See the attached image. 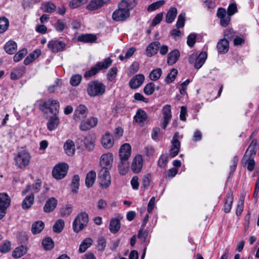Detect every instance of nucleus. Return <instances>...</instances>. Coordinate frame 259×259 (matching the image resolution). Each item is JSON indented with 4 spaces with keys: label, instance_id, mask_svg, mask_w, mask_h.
Segmentation results:
<instances>
[{
    "label": "nucleus",
    "instance_id": "f257e3e1",
    "mask_svg": "<svg viewBox=\"0 0 259 259\" xmlns=\"http://www.w3.org/2000/svg\"><path fill=\"white\" fill-rule=\"evenodd\" d=\"M137 5L136 0H122L118 5V9L113 12L112 19L116 22H123L130 17V11Z\"/></svg>",
    "mask_w": 259,
    "mask_h": 259
},
{
    "label": "nucleus",
    "instance_id": "f03ea898",
    "mask_svg": "<svg viewBox=\"0 0 259 259\" xmlns=\"http://www.w3.org/2000/svg\"><path fill=\"white\" fill-rule=\"evenodd\" d=\"M105 85L98 80L89 82L87 88L88 94L91 97L101 96L105 93Z\"/></svg>",
    "mask_w": 259,
    "mask_h": 259
},
{
    "label": "nucleus",
    "instance_id": "7ed1b4c3",
    "mask_svg": "<svg viewBox=\"0 0 259 259\" xmlns=\"http://www.w3.org/2000/svg\"><path fill=\"white\" fill-rule=\"evenodd\" d=\"M112 60L109 57L106 58L103 62H98L84 74L85 78L90 77L96 74L100 71L107 69L112 64Z\"/></svg>",
    "mask_w": 259,
    "mask_h": 259
},
{
    "label": "nucleus",
    "instance_id": "20e7f679",
    "mask_svg": "<svg viewBox=\"0 0 259 259\" xmlns=\"http://www.w3.org/2000/svg\"><path fill=\"white\" fill-rule=\"evenodd\" d=\"M89 223V215L85 212H81L76 217L72 223L73 231L78 233L82 230Z\"/></svg>",
    "mask_w": 259,
    "mask_h": 259
},
{
    "label": "nucleus",
    "instance_id": "39448f33",
    "mask_svg": "<svg viewBox=\"0 0 259 259\" xmlns=\"http://www.w3.org/2000/svg\"><path fill=\"white\" fill-rule=\"evenodd\" d=\"M31 158L30 154L22 150L18 153L14 158L15 165L19 168H25L29 163Z\"/></svg>",
    "mask_w": 259,
    "mask_h": 259
},
{
    "label": "nucleus",
    "instance_id": "423d86ee",
    "mask_svg": "<svg viewBox=\"0 0 259 259\" xmlns=\"http://www.w3.org/2000/svg\"><path fill=\"white\" fill-rule=\"evenodd\" d=\"M60 109V103L56 100L48 99L39 105V109L42 112L45 110H49L50 112L53 115H57Z\"/></svg>",
    "mask_w": 259,
    "mask_h": 259
},
{
    "label": "nucleus",
    "instance_id": "0eeeda50",
    "mask_svg": "<svg viewBox=\"0 0 259 259\" xmlns=\"http://www.w3.org/2000/svg\"><path fill=\"white\" fill-rule=\"evenodd\" d=\"M68 169V165L62 163L56 165L52 170L53 177L57 180H61L67 175Z\"/></svg>",
    "mask_w": 259,
    "mask_h": 259
},
{
    "label": "nucleus",
    "instance_id": "6e6552de",
    "mask_svg": "<svg viewBox=\"0 0 259 259\" xmlns=\"http://www.w3.org/2000/svg\"><path fill=\"white\" fill-rule=\"evenodd\" d=\"M11 203V198L6 193H0V220L6 214Z\"/></svg>",
    "mask_w": 259,
    "mask_h": 259
},
{
    "label": "nucleus",
    "instance_id": "1a4fd4ad",
    "mask_svg": "<svg viewBox=\"0 0 259 259\" xmlns=\"http://www.w3.org/2000/svg\"><path fill=\"white\" fill-rule=\"evenodd\" d=\"M99 183L101 187L104 188H108L111 184V177L109 170L106 168H101L98 174Z\"/></svg>",
    "mask_w": 259,
    "mask_h": 259
},
{
    "label": "nucleus",
    "instance_id": "9d476101",
    "mask_svg": "<svg viewBox=\"0 0 259 259\" xmlns=\"http://www.w3.org/2000/svg\"><path fill=\"white\" fill-rule=\"evenodd\" d=\"M89 110L87 107L84 104H79L75 109L73 118L76 121H79L85 118L88 114Z\"/></svg>",
    "mask_w": 259,
    "mask_h": 259
},
{
    "label": "nucleus",
    "instance_id": "9b49d317",
    "mask_svg": "<svg viewBox=\"0 0 259 259\" xmlns=\"http://www.w3.org/2000/svg\"><path fill=\"white\" fill-rule=\"evenodd\" d=\"M98 123V119L91 117L87 119L82 120L79 125V129L82 131H87L95 127Z\"/></svg>",
    "mask_w": 259,
    "mask_h": 259
},
{
    "label": "nucleus",
    "instance_id": "f8f14e48",
    "mask_svg": "<svg viewBox=\"0 0 259 259\" xmlns=\"http://www.w3.org/2000/svg\"><path fill=\"white\" fill-rule=\"evenodd\" d=\"M66 45L62 41L58 40H52L49 41L48 47L53 53L62 52L64 50Z\"/></svg>",
    "mask_w": 259,
    "mask_h": 259
},
{
    "label": "nucleus",
    "instance_id": "ddd939ff",
    "mask_svg": "<svg viewBox=\"0 0 259 259\" xmlns=\"http://www.w3.org/2000/svg\"><path fill=\"white\" fill-rule=\"evenodd\" d=\"M113 162V155L111 153L103 154L100 158V165L102 168L108 170L111 168Z\"/></svg>",
    "mask_w": 259,
    "mask_h": 259
},
{
    "label": "nucleus",
    "instance_id": "4468645a",
    "mask_svg": "<svg viewBox=\"0 0 259 259\" xmlns=\"http://www.w3.org/2000/svg\"><path fill=\"white\" fill-rule=\"evenodd\" d=\"M179 134L178 132L176 133L172 138L171 141L172 146L170 148V156L173 158L177 156L180 151L181 143L178 140Z\"/></svg>",
    "mask_w": 259,
    "mask_h": 259
},
{
    "label": "nucleus",
    "instance_id": "2eb2a0df",
    "mask_svg": "<svg viewBox=\"0 0 259 259\" xmlns=\"http://www.w3.org/2000/svg\"><path fill=\"white\" fill-rule=\"evenodd\" d=\"M145 76L143 74H137L131 79L129 86L132 89H137L143 84Z\"/></svg>",
    "mask_w": 259,
    "mask_h": 259
},
{
    "label": "nucleus",
    "instance_id": "dca6fc26",
    "mask_svg": "<svg viewBox=\"0 0 259 259\" xmlns=\"http://www.w3.org/2000/svg\"><path fill=\"white\" fill-rule=\"evenodd\" d=\"M162 114L163 121L162 124V127L164 129L166 127L172 116L171 112V106L169 105H165L162 108Z\"/></svg>",
    "mask_w": 259,
    "mask_h": 259
},
{
    "label": "nucleus",
    "instance_id": "f3484780",
    "mask_svg": "<svg viewBox=\"0 0 259 259\" xmlns=\"http://www.w3.org/2000/svg\"><path fill=\"white\" fill-rule=\"evenodd\" d=\"M148 119V115L146 112L141 109H139L136 112V114L134 117V121L138 123L141 126H143L145 122Z\"/></svg>",
    "mask_w": 259,
    "mask_h": 259
},
{
    "label": "nucleus",
    "instance_id": "a211bd4d",
    "mask_svg": "<svg viewBox=\"0 0 259 259\" xmlns=\"http://www.w3.org/2000/svg\"><path fill=\"white\" fill-rule=\"evenodd\" d=\"M143 166V158L140 155H136L133 159L131 168L133 171L137 174L141 171Z\"/></svg>",
    "mask_w": 259,
    "mask_h": 259
},
{
    "label": "nucleus",
    "instance_id": "6ab92c4d",
    "mask_svg": "<svg viewBox=\"0 0 259 259\" xmlns=\"http://www.w3.org/2000/svg\"><path fill=\"white\" fill-rule=\"evenodd\" d=\"M131 154V146L128 143H125L122 145L120 149L119 156L120 159H128Z\"/></svg>",
    "mask_w": 259,
    "mask_h": 259
},
{
    "label": "nucleus",
    "instance_id": "aec40b11",
    "mask_svg": "<svg viewBox=\"0 0 259 259\" xmlns=\"http://www.w3.org/2000/svg\"><path fill=\"white\" fill-rule=\"evenodd\" d=\"M217 48L219 53L223 54L227 53L229 49V41L226 38L221 39L218 42Z\"/></svg>",
    "mask_w": 259,
    "mask_h": 259
},
{
    "label": "nucleus",
    "instance_id": "412c9836",
    "mask_svg": "<svg viewBox=\"0 0 259 259\" xmlns=\"http://www.w3.org/2000/svg\"><path fill=\"white\" fill-rule=\"evenodd\" d=\"M160 42L156 41L150 44L147 47L146 53L148 57H152L157 53L158 50L159 49Z\"/></svg>",
    "mask_w": 259,
    "mask_h": 259
},
{
    "label": "nucleus",
    "instance_id": "4be33fe9",
    "mask_svg": "<svg viewBox=\"0 0 259 259\" xmlns=\"http://www.w3.org/2000/svg\"><path fill=\"white\" fill-rule=\"evenodd\" d=\"M26 71V68L21 66L15 68L10 74V78L12 80H17L24 74Z\"/></svg>",
    "mask_w": 259,
    "mask_h": 259
},
{
    "label": "nucleus",
    "instance_id": "5701e85b",
    "mask_svg": "<svg viewBox=\"0 0 259 259\" xmlns=\"http://www.w3.org/2000/svg\"><path fill=\"white\" fill-rule=\"evenodd\" d=\"M84 148L88 151H92L95 147V139L94 136L91 134H88L84 136Z\"/></svg>",
    "mask_w": 259,
    "mask_h": 259
},
{
    "label": "nucleus",
    "instance_id": "b1692460",
    "mask_svg": "<svg viewBox=\"0 0 259 259\" xmlns=\"http://www.w3.org/2000/svg\"><path fill=\"white\" fill-rule=\"evenodd\" d=\"M233 202V193L232 190H230L226 197V202L224 205V211L228 213L230 211Z\"/></svg>",
    "mask_w": 259,
    "mask_h": 259
},
{
    "label": "nucleus",
    "instance_id": "393cba45",
    "mask_svg": "<svg viewBox=\"0 0 259 259\" xmlns=\"http://www.w3.org/2000/svg\"><path fill=\"white\" fill-rule=\"evenodd\" d=\"M102 144L106 149L112 147L114 144V140L112 136L109 133H106L102 138Z\"/></svg>",
    "mask_w": 259,
    "mask_h": 259
},
{
    "label": "nucleus",
    "instance_id": "a878e982",
    "mask_svg": "<svg viewBox=\"0 0 259 259\" xmlns=\"http://www.w3.org/2000/svg\"><path fill=\"white\" fill-rule=\"evenodd\" d=\"M58 201L53 197L49 198L46 202L44 207V210L46 212L53 211L56 207Z\"/></svg>",
    "mask_w": 259,
    "mask_h": 259
},
{
    "label": "nucleus",
    "instance_id": "bb28decb",
    "mask_svg": "<svg viewBox=\"0 0 259 259\" xmlns=\"http://www.w3.org/2000/svg\"><path fill=\"white\" fill-rule=\"evenodd\" d=\"M64 151L68 156H72L75 153V144L71 140H67L64 144Z\"/></svg>",
    "mask_w": 259,
    "mask_h": 259
},
{
    "label": "nucleus",
    "instance_id": "cd10ccee",
    "mask_svg": "<svg viewBox=\"0 0 259 259\" xmlns=\"http://www.w3.org/2000/svg\"><path fill=\"white\" fill-rule=\"evenodd\" d=\"M59 123V118L57 115H53L49 118L47 122V127L49 131H52L58 126Z\"/></svg>",
    "mask_w": 259,
    "mask_h": 259
},
{
    "label": "nucleus",
    "instance_id": "c85d7f7f",
    "mask_svg": "<svg viewBox=\"0 0 259 259\" xmlns=\"http://www.w3.org/2000/svg\"><path fill=\"white\" fill-rule=\"evenodd\" d=\"M104 4L103 0H91L86 8L88 10L94 11L102 7Z\"/></svg>",
    "mask_w": 259,
    "mask_h": 259
},
{
    "label": "nucleus",
    "instance_id": "c756f323",
    "mask_svg": "<svg viewBox=\"0 0 259 259\" xmlns=\"http://www.w3.org/2000/svg\"><path fill=\"white\" fill-rule=\"evenodd\" d=\"M180 56V53L178 50H174L170 52L167 56V63L169 65H173L177 62Z\"/></svg>",
    "mask_w": 259,
    "mask_h": 259
},
{
    "label": "nucleus",
    "instance_id": "7c9ffc66",
    "mask_svg": "<svg viewBox=\"0 0 259 259\" xmlns=\"http://www.w3.org/2000/svg\"><path fill=\"white\" fill-rule=\"evenodd\" d=\"M207 55L206 52H201L197 56L196 61L194 65V67L197 69L200 68L205 63L207 59Z\"/></svg>",
    "mask_w": 259,
    "mask_h": 259
},
{
    "label": "nucleus",
    "instance_id": "2f4dec72",
    "mask_svg": "<svg viewBox=\"0 0 259 259\" xmlns=\"http://www.w3.org/2000/svg\"><path fill=\"white\" fill-rule=\"evenodd\" d=\"M97 36L93 34H84L78 36L77 40L79 41L92 43L97 40Z\"/></svg>",
    "mask_w": 259,
    "mask_h": 259
},
{
    "label": "nucleus",
    "instance_id": "473e14b6",
    "mask_svg": "<svg viewBox=\"0 0 259 259\" xmlns=\"http://www.w3.org/2000/svg\"><path fill=\"white\" fill-rule=\"evenodd\" d=\"M96 178V173L94 170L90 171L86 176L85 177V186L88 188L91 187L95 182Z\"/></svg>",
    "mask_w": 259,
    "mask_h": 259
},
{
    "label": "nucleus",
    "instance_id": "72a5a7b5",
    "mask_svg": "<svg viewBox=\"0 0 259 259\" xmlns=\"http://www.w3.org/2000/svg\"><path fill=\"white\" fill-rule=\"evenodd\" d=\"M120 228V221L117 218H113L111 220L109 224V230L112 233H116Z\"/></svg>",
    "mask_w": 259,
    "mask_h": 259
},
{
    "label": "nucleus",
    "instance_id": "f704fd0d",
    "mask_svg": "<svg viewBox=\"0 0 259 259\" xmlns=\"http://www.w3.org/2000/svg\"><path fill=\"white\" fill-rule=\"evenodd\" d=\"M129 164L128 159H120V161L118 164V169L120 175H125L128 170Z\"/></svg>",
    "mask_w": 259,
    "mask_h": 259
},
{
    "label": "nucleus",
    "instance_id": "c9c22d12",
    "mask_svg": "<svg viewBox=\"0 0 259 259\" xmlns=\"http://www.w3.org/2000/svg\"><path fill=\"white\" fill-rule=\"evenodd\" d=\"M257 140L253 139L245 152L244 156L245 157L247 153L249 154V157L253 158L256 152Z\"/></svg>",
    "mask_w": 259,
    "mask_h": 259
},
{
    "label": "nucleus",
    "instance_id": "e433bc0d",
    "mask_svg": "<svg viewBox=\"0 0 259 259\" xmlns=\"http://www.w3.org/2000/svg\"><path fill=\"white\" fill-rule=\"evenodd\" d=\"M27 247L24 245H21L16 247L12 252V256L17 258L21 257L26 253Z\"/></svg>",
    "mask_w": 259,
    "mask_h": 259
},
{
    "label": "nucleus",
    "instance_id": "4c0bfd02",
    "mask_svg": "<svg viewBox=\"0 0 259 259\" xmlns=\"http://www.w3.org/2000/svg\"><path fill=\"white\" fill-rule=\"evenodd\" d=\"M45 224L41 221H37L34 222L31 227V232L33 234L40 233L44 229Z\"/></svg>",
    "mask_w": 259,
    "mask_h": 259
},
{
    "label": "nucleus",
    "instance_id": "58836bf2",
    "mask_svg": "<svg viewBox=\"0 0 259 259\" xmlns=\"http://www.w3.org/2000/svg\"><path fill=\"white\" fill-rule=\"evenodd\" d=\"M17 45L13 40L7 42L4 46V50L9 54H13L17 50Z\"/></svg>",
    "mask_w": 259,
    "mask_h": 259
},
{
    "label": "nucleus",
    "instance_id": "ea45409f",
    "mask_svg": "<svg viewBox=\"0 0 259 259\" xmlns=\"http://www.w3.org/2000/svg\"><path fill=\"white\" fill-rule=\"evenodd\" d=\"M177 13V9L176 8H170L166 15L165 21L166 23H171L175 19Z\"/></svg>",
    "mask_w": 259,
    "mask_h": 259
},
{
    "label": "nucleus",
    "instance_id": "a19ab883",
    "mask_svg": "<svg viewBox=\"0 0 259 259\" xmlns=\"http://www.w3.org/2000/svg\"><path fill=\"white\" fill-rule=\"evenodd\" d=\"M41 54L40 50H35L32 53L29 54L28 56L24 60V64L26 65H29L31 63L35 58H38Z\"/></svg>",
    "mask_w": 259,
    "mask_h": 259
},
{
    "label": "nucleus",
    "instance_id": "79ce46f5",
    "mask_svg": "<svg viewBox=\"0 0 259 259\" xmlns=\"http://www.w3.org/2000/svg\"><path fill=\"white\" fill-rule=\"evenodd\" d=\"M34 196L33 194L27 196L23 200L22 203V207L24 209H27L30 208L34 202Z\"/></svg>",
    "mask_w": 259,
    "mask_h": 259
},
{
    "label": "nucleus",
    "instance_id": "37998d69",
    "mask_svg": "<svg viewBox=\"0 0 259 259\" xmlns=\"http://www.w3.org/2000/svg\"><path fill=\"white\" fill-rule=\"evenodd\" d=\"M93 243V240L90 238L84 239L80 244L78 252L79 253H83L85 252L88 248H89Z\"/></svg>",
    "mask_w": 259,
    "mask_h": 259
},
{
    "label": "nucleus",
    "instance_id": "c03bdc74",
    "mask_svg": "<svg viewBox=\"0 0 259 259\" xmlns=\"http://www.w3.org/2000/svg\"><path fill=\"white\" fill-rule=\"evenodd\" d=\"M80 178L77 175H74L72 179L70 187L71 191L73 193H76L78 191L79 186Z\"/></svg>",
    "mask_w": 259,
    "mask_h": 259
},
{
    "label": "nucleus",
    "instance_id": "a18cd8bd",
    "mask_svg": "<svg viewBox=\"0 0 259 259\" xmlns=\"http://www.w3.org/2000/svg\"><path fill=\"white\" fill-rule=\"evenodd\" d=\"M42 245L45 250H50L53 248L54 243L51 238L47 237L42 240Z\"/></svg>",
    "mask_w": 259,
    "mask_h": 259
},
{
    "label": "nucleus",
    "instance_id": "49530a36",
    "mask_svg": "<svg viewBox=\"0 0 259 259\" xmlns=\"http://www.w3.org/2000/svg\"><path fill=\"white\" fill-rule=\"evenodd\" d=\"M9 26V21L5 17L0 18V33H3L6 31Z\"/></svg>",
    "mask_w": 259,
    "mask_h": 259
},
{
    "label": "nucleus",
    "instance_id": "de8ad7c7",
    "mask_svg": "<svg viewBox=\"0 0 259 259\" xmlns=\"http://www.w3.org/2000/svg\"><path fill=\"white\" fill-rule=\"evenodd\" d=\"M177 74V69L175 68L171 69L165 78V81L167 83H170L172 82L175 79Z\"/></svg>",
    "mask_w": 259,
    "mask_h": 259
},
{
    "label": "nucleus",
    "instance_id": "09e8293b",
    "mask_svg": "<svg viewBox=\"0 0 259 259\" xmlns=\"http://www.w3.org/2000/svg\"><path fill=\"white\" fill-rule=\"evenodd\" d=\"M162 74V70L160 68L153 69L149 74V78L152 80H157L161 76Z\"/></svg>",
    "mask_w": 259,
    "mask_h": 259
},
{
    "label": "nucleus",
    "instance_id": "8fccbe9b",
    "mask_svg": "<svg viewBox=\"0 0 259 259\" xmlns=\"http://www.w3.org/2000/svg\"><path fill=\"white\" fill-rule=\"evenodd\" d=\"M56 8L55 4L51 2L45 3L42 6L43 11L49 13L54 12Z\"/></svg>",
    "mask_w": 259,
    "mask_h": 259
},
{
    "label": "nucleus",
    "instance_id": "3c124183",
    "mask_svg": "<svg viewBox=\"0 0 259 259\" xmlns=\"http://www.w3.org/2000/svg\"><path fill=\"white\" fill-rule=\"evenodd\" d=\"M64 226V222L62 220H57L54 224L53 229L54 232L60 233L63 229Z\"/></svg>",
    "mask_w": 259,
    "mask_h": 259
},
{
    "label": "nucleus",
    "instance_id": "603ef678",
    "mask_svg": "<svg viewBox=\"0 0 259 259\" xmlns=\"http://www.w3.org/2000/svg\"><path fill=\"white\" fill-rule=\"evenodd\" d=\"M164 4H165V1L164 0H160V1H158L156 2H154L148 6V7L147 8V11L148 12L154 11L158 9V8H159L160 7H161Z\"/></svg>",
    "mask_w": 259,
    "mask_h": 259
},
{
    "label": "nucleus",
    "instance_id": "864d4df0",
    "mask_svg": "<svg viewBox=\"0 0 259 259\" xmlns=\"http://www.w3.org/2000/svg\"><path fill=\"white\" fill-rule=\"evenodd\" d=\"M155 90V85L153 82L147 83L144 88V93L148 96L152 95Z\"/></svg>",
    "mask_w": 259,
    "mask_h": 259
},
{
    "label": "nucleus",
    "instance_id": "5fc2aeb1",
    "mask_svg": "<svg viewBox=\"0 0 259 259\" xmlns=\"http://www.w3.org/2000/svg\"><path fill=\"white\" fill-rule=\"evenodd\" d=\"M81 79L82 77L80 75L78 74H74L71 76L70 79V83L72 86L76 87L79 85Z\"/></svg>",
    "mask_w": 259,
    "mask_h": 259
},
{
    "label": "nucleus",
    "instance_id": "6e6d98bb",
    "mask_svg": "<svg viewBox=\"0 0 259 259\" xmlns=\"http://www.w3.org/2000/svg\"><path fill=\"white\" fill-rule=\"evenodd\" d=\"M26 49H23L16 53L13 58L14 61L16 62H19L27 54Z\"/></svg>",
    "mask_w": 259,
    "mask_h": 259
},
{
    "label": "nucleus",
    "instance_id": "4d7b16f0",
    "mask_svg": "<svg viewBox=\"0 0 259 259\" xmlns=\"http://www.w3.org/2000/svg\"><path fill=\"white\" fill-rule=\"evenodd\" d=\"M117 68L116 67H112L107 73V79L110 81H113L117 75Z\"/></svg>",
    "mask_w": 259,
    "mask_h": 259
},
{
    "label": "nucleus",
    "instance_id": "13d9d810",
    "mask_svg": "<svg viewBox=\"0 0 259 259\" xmlns=\"http://www.w3.org/2000/svg\"><path fill=\"white\" fill-rule=\"evenodd\" d=\"M185 13H181L178 18V20L176 23V26L177 28H182L185 25Z\"/></svg>",
    "mask_w": 259,
    "mask_h": 259
},
{
    "label": "nucleus",
    "instance_id": "bf43d9fd",
    "mask_svg": "<svg viewBox=\"0 0 259 259\" xmlns=\"http://www.w3.org/2000/svg\"><path fill=\"white\" fill-rule=\"evenodd\" d=\"M150 177L151 175L149 174H147L144 176L142 181V188L143 187L146 189L149 188L150 183Z\"/></svg>",
    "mask_w": 259,
    "mask_h": 259
},
{
    "label": "nucleus",
    "instance_id": "052dcab7",
    "mask_svg": "<svg viewBox=\"0 0 259 259\" xmlns=\"http://www.w3.org/2000/svg\"><path fill=\"white\" fill-rule=\"evenodd\" d=\"M148 232L146 231H144V229H141L138 232L137 237L141 240L142 243L146 242Z\"/></svg>",
    "mask_w": 259,
    "mask_h": 259
},
{
    "label": "nucleus",
    "instance_id": "680f3d73",
    "mask_svg": "<svg viewBox=\"0 0 259 259\" xmlns=\"http://www.w3.org/2000/svg\"><path fill=\"white\" fill-rule=\"evenodd\" d=\"M11 249V242L10 241H6L0 246V252L3 253H6L9 252Z\"/></svg>",
    "mask_w": 259,
    "mask_h": 259
},
{
    "label": "nucleus",
    "instance_id": "e2e57ef3",
    "mask_svg": "<svg viewBox=\"0 0 259 259\" xmlns=\"http://www.w3.org/2000/svg\"><path fill=\"white\" fill-rule=\"evenodd\" d=\"M168 162V156L166 155L162 154L160 156L158 161V165L161 168H164Z\"/></svg>",
    "mask_w": 259,
    "mask_h": 259
},
{
    "label": "nucleus",
    "instance_id": "0e129e2a",
    "mask_svg": "<svg viewBox=\"0 0 259 259\" xmlns=\"http://www.w3.org/2000/svg\"><path fill=\"white\" fill-rule=\"evenodd\" d=\"M197 35L195 33H191L187 37V43L189 47L192 48L196 42Z\"/></svg>",
    "mask_w": 259,
    "mask_h": 259
},
{
    "label": "nucleus",
    "instance_id": "69168bd1",
    "mask_svg": "<svg viewBox=\"0 0 259 259\" xmlns=\"http://www.w3.org/2000/svg\"><path fill=\"white\" fill-rule=\"evenodd\" d=\"M224 36L227 40L232 39L236 36V32L233 29H227L225 31Z\"/></svg>",
    "mask_w": 259,
    "mask_h": 259
},
{
    "label": "nucleus",
    "instance_id": "338daca9",
    "mask_svg": "<svg viewBox=\"0 0 259 259\" xmlns=\"http://www.w3.org/2000/svg\"><path fill=\"white\" fill-rule=\"evenodd\" d=\"M237 12V5L235 3H231L229 5L227 9V14L231 16Z\"/></svg>",
    "mask_w": 259,
    "mask_h": 259
},
{
    "label": "nucleus",
    "instance_id": "774afa93",
    "mask_svg": "<svg viewBox=\"0 0 259 259\" xmlns=\"http://www.w3.org/2000/svg\"><path fill=\"white\" fill-rule=\"evenodd\" d=\"M72 211V207L66 205L61 208L60 213L62 217L68 216L71 213Z\"/></svg>",
    "mask_w": 259,
    "mask_h": 259
}]
</instances>
